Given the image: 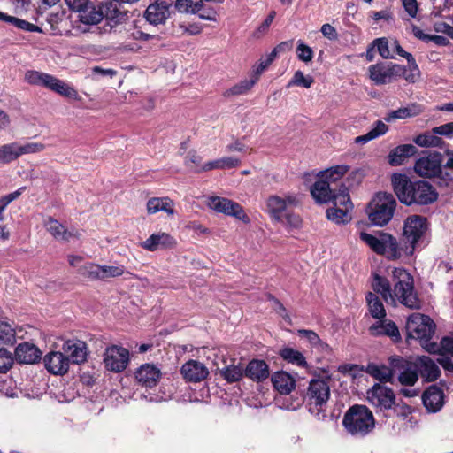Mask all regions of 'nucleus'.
Returning a JSON list of instances; mask_svg holds the SVG:
<instances>
[{"label": "nucleus", "instance_id": "f257e3e1", "mask_svg": "<svg viewBox=\"0 0 453 453\" xmlns=\"http://www.w3.org/2000/svg\"><path fill=\"white\" fill-rule=\"evenodd\" d=\"M372 288L380 294L387 303L395 305L397 302L410 309H419L420 300L414 291L412 276L403 268H394L391 282L377 273L372 274Z\"/></svg>", "mask_w": 453, "mask_h": 453}, {"label": "nucleus", "instance_id": "f03ea898", "mask_svg": "<svg viewBox=\"0 0 453 453\" xmlns=\"http://www.w3.org/2000/svg\"><path fill=\"white\" fill-rule=\"evenodd\" d=\"M392 186L401 203L426 205L434 203L438 197L434 188L425 180L411 181L407 175L394 173Z\"/></svg>", "mask_w": 453, "mask_h": 453}, {"label": "nucleus", "instance_id": "7ed1b4c3", "mask_svg": "<svg viewBox=\"0 0 453 453\" xmlns=\"http://www.w3.org/2000/svg\"><path fill=\"white\" fill-rule=\"evenodd\" d=\"M427 231L426 219L419 215L408 217L403 224V235L399 244L402 255L411 256L423 243Z\"/></svg>", "mask_w": 453, "mask_h": 453}, {"label": "nucleus", "instance_id": "20e7f679", "mask_svg": "<svg viewBox=\"0 0 453 453\" xmlns=\"http://www.w3.org/2000/svg\"><path fill=\"white\" fill-rule=\"evenodd\" d=\"M25 81L30 85L42 86L66 99L81 100L74 87L52 74L29 70L25 73Z\"/></svg>", "mask_w": 453, "mask_h": 453}, {"label": "nucleus", "instance_id": "39448f33", "mask_svg": "<svg viewBox=\"0 0 453 453\" xmlns=\"http://www.w3.org/2000/svg\"><path fill=\"white\" fill-rule=\"evenodd\" d=\"M370 79L376 85L391 83L399 78H403L410 83H414L419 76L408 70L405 65L395 64L392 62H379L372 65L368 68Z\"/></svg>", "mask_w": 453, "mask_h": 453}, {"label": "nucleus", "instance_id": "423d86ee", "mask_svg": "<svg viewBox=\"0 0 453 453\" xmlns=\"http://www.w3.org/2000/svg\"><path fill=\"white\" fill-rule=\"evenodd\" d=\"M330 397L328 379H312L305 395L308 410L318 419L324 418L326 414V405Z\"/></svg>", "mask_w": 453, "mask_h": 453}, {"label": "nucleus", "instance_id": "0eeeda50", "mask_svg": "<svg viewBox=\"0 0 453 453\" xmlns=\"http://www.w3.org/2000/svg\"><path fill=\"white\" fill-rule=\"evenodd\" d=\"M342 424L352 435L364 436L373 429L375 421L366 406L354 405L345 413Z\"/></svg>", "mask_w": 453, "mask_h": 453}, {"label": "nucleus", "instance_id": "6e6552de", "mask_svg": "<svg viewBox=\"0 0 453 453\" xmlns=\"http://www.w3.org/2000/svg\"><path fill=\"white\" fill-rule=\"evenodd\" d=\"M396 201L392 194L379 192L369 203L368 216L373 225L385 226L393 218Z\"/></svg>", "mask_w": 453, "mask_h": 453}, {"label": "nucleus", "instance_id": "1a4fd4ad", "mask_svg": "<svg viewBox=\"0 0 453 453\" xmlns=\"http://www.w3.org/2000/svg\"><path fill=\"white\" fill-rule=\"evenodd\" d=\"M360 239L374 252L384 255L389 259L401 257L398 242L389 234L379 232L377 234L373 235L361 232Z\"/></svg>", "mask_w": 453, "mask_h": 453}, {"label": "nucleus", "instance_id": "9d476101", "mask_svg": "<svg viewBox=\"0 0 453 453\" xmlns=\"http://www.w3.org/2000/svg\"><path fill=\"white\" fill-rule=\"evenodd\" d=\"M435 324L426 315L420 313H412L407 319L406 331L408 337L417 339L425 349L426 343H430V340L434 334Z\"/></svg>", "mask_w": 453, "mask_h": 453}, {"label": "nucleus", "instance_id": "9b49d317", "mask_svg": "<svg viewBox=\"0 0 453 453\" xmlns=\"http://www.w3.org/2000/svg\"><path fill=\"white\" fill-rule=\"evenodd\" d=\"M389 365L393 367L394 376L403 386H414L418 380V373L415 362L396 356L389 358Z\"/></svg>", "mask_w": 453, "mask_h": 453}, {"label": "nucleus", "instance_id": "f8f14e48", "mask_svg": "<svg viewBox=\"0 0 453 453\" xmlns=\"http://www.w3.org/2000/svg\"><path fill=\"white\" fill-rule=\"evenodd\" d=\"M129 363V351L120 346L107 347L104 354V364L107 370L114 372L124 371Z\"/></svg>", "mask_w": 453, "mask_h": 453}, {"label": "nucleus", "instance_id": "ddd939ff", "mask_svg": "<svg viewBox=\"0 0 453 453\" xmlns=\"http://www.w3.org/2000/svg\"><path fill=\"white\" fill-rule=\"evenodd\" d=\"M298 199L294 194H287L283 196H270L266 200V209L270 215L277 222H283V214L289 207L296 206Z\"/></svg>", "mask_w": 453, "mask_h": 453}, {"label": "nucleus", "instance_id": "4468645a", "mask_svg": "<svg viewBox=\"0 0 453 453\" xmlns=\"http://www.w3.org/2000/svg\"><path fill=\"white\" fill-rule=\"evenodd\" d=\"M442 155L439 152L428 153L416 161L414 170L422 177L432 178L443 173Z\"/></svg>", "mask_w": 453, "mask_h": 453}, {"label": "nucleus", "instance_id": "2eb2a0df", "mask_svg": "<svg viewBox=\"0 0 453 453\" xmlns=\"http://www.w3.org/2000/svg\"><path fill=\"white\" fill-rule=\"evenodd\" d=\"M69 9L79 12L81 22L96 25L103 19L102 13L96 12V6L89 0H65Z\"/></svg>", "mask_w": 453, "mask_h": 453}, {"label": "nucleus", "instance_id": "dca6fc26", "mask_svg": "<svg viewBox=\"0 0 453 453\" xmlns=\"http://www.w3.org/2000/svg\"><path fill=\"white\" fill-rule=\"evenodd\" d=\"M367 400L375 408L380 409V411H385L393 407L395 395L390 388L375 384L367 391Z\"/></svg>", "mask_w": 453, "mask_h": 453}, {"label": "nucleus", "instance_id": "f3484780", "mask_svg": "<svg viewBox=\"0 0 453 453\" xmlns=\"http://www.w3.org/2000/svg\"><path fill=\"white\" fill-rule=\"evenodd\" d=\"M208 205L211 209L216 211L217 212L235 217L236 219L244 222L249 220L248 216L245 214L242 207L239 203L227 198L211 196L209 199Z\"/></svg>", "mask_w": 453, "mask_h": 453}, {"label": "nucleus", "instance_id": "a211bd4d", "mask_svg": "<svg viewBox=\"0 0 453 453\" xmlns=\"http://www.w3.org/2000/svg\"><path fill=\"white\" fill-rule=\"evenodd\" d=\"M46 370L54 375H64L69 370L70 359L60 351H50L43 357Z\"/></svg>", "mask_w": 453, "mask_h": 453}, {"label": "nucleus", "instance_id": "6ab92c4d", "mask_svg": "<svg viewBox=\"0 0 453 453\" xmlns=\"http://www.w3.org/2000/svg\"><path fill=\"white\" fill-rule=\"evenodd\" d=\"M170 5L165 1L155 0L147 7L144 12L146 20L151 25L164 24L170 16Z\"/></svg>", "mask_w": 453, "mask_h": 453}, {"label": "nucleus", "instance_id": "aec40b11", "mask_svg": "<svg viewBox=\"0 0 453 453\" xmlns=\"http://www.w3.org/2000/svg\"><path fill=\"white\" fill-rule=\"evenodd\" d=\"M422 402L428 412H438L445 403L443 390L436 385L428 387L422 395Z\"/></svg>", "mask_w": 453, "mask_h": 453}, {"label": "nucleus", "instance_id": "412c9836", "mask_svg": "<svg viewBox=\"0 0 453 453\" xmlns=\"http://www.w3.org/2000/svg\"><path fill=\"white\" fill-rule=\"evenodd\" d=\"M161 375L160 369L153 364H143L135 372L137 382L145 388L157 386Z\"/></svg>", "mask_w": 453, "mask_h": 453}, {"label": "nucleus", "instance_id": "4be33fe9", "mask_svg": "<svg viewBox=\"0 0 453 453\" xmlns=\"http://www.w3.org/2000/svg\"><path fill=\"white\" fill-rule=\"evenodd\" d=\"M122 3L119 0H108L96 8V12H100L103 19L120 23L127 18V12L121 10Z\"/></svg>", "mask_w": 453, "mask_h": 453}, {"label": "nucleus", "instance_id": "5701e85b", "mask_svg": "<svg viewBox=\"0 0 453 453\" xmlns=\"http://www.w3.org/2000/svg\"><path fill=\"white\" fill-rule=\"evenodd\" d=\"M415 365L418 373L426 381H435L441 375V370L436 363L427 356L418 357Z\"/></svg>", "mask_w": 453, "mask_h": 453}, {"label": "nucleus", "instance_id": "b1692460", "mask_svg": "<svg viewBox=\"0 0 453 453\" xmlns=\"http://www.w3.org/2000/svg\"><path fill=\"white\" fill-rule=\"evenodd\" d=\"M181 374L188 381L199 382L207 378L209 371L203 363L189 360L182 365Z\"/></svg>", "mask_w": 453, "mask_h": 453}, {"label": "nucleus", "instance_id": "393cba45", "mask_svg": "<svg viewBox=\"0 0 453 453\" xmlns=\"http://www.w3.org/2000/svg\"><path fill=\"white\" fill-rule=\"evenodd\" d=\"M15 358L21 364H35L41 360L42 352L35 345L23 342L16 347Z\"/></svg>", "mask_w": 453, "mask_h": 453}, {"label": "nucleus", "instance_id": "a878e982", "mask_svg": "<svg viewBox=\"0 0 453 453\" xmlns=\"http://www.w3.org/2000/svg\"><path fill=\"white\" fill-rule=\"evenodd\" d=\"M174 245V238L169 234L163 232L151 234L147 240L141 243V246L149 251H155L159 249L172 248Z\"/></svg>", "mask_w": 453, "mask_h": 453}, {"label": "nucleus", "instance_id": "bb28decb", "mask_svg": "<svg viewBox=\"0 0 453 453\" xmlns=\"http://www.w3.org/2000/svg\"><path fill=\"white\" fill-rule=\"evenodd\" d=\"M47 230L58 241L70 242L72 239L79 238L81 234L74 229L67 230L58 220L49 218L45 221Z\"/></svg>", "mask_w": 453, "mask_h": 453}, {"label": "nucleus", "instance_id": "cd10ccee", "mask_svg": "<svg viewBox=\"0 0 453 453\" xmlns=\"http://www.w3.org/2000/svg\"><path fill=\"white\" fill-rule=\"evenodd\" d=\"M62 349L69 355V359L74 364H81L87 358V346L84 342L69 340L64 342Z\"/></svg>", "mask_w": 453, "mask_h": 453}, {"label": "nucleus", "instance_id": "c85d7f7f", "mask_svg": "<svg viewBox=\"0 0 453 453\" xmlns=\"http://www.w3.org/2000/svg\"><path fill=\"white\" fill-rule=\"evenodd\" d=\"M245 376L253 381L262 382L269 377V367L264 360L253 359L244 369Z\"/></svg>", "mask_w": 453, "mask_h": 453}, {"label": "nucleus", "instance_id": "c756f323", "mask_svg": "<svg viewBox=\"0 0 453 453\" xmlns=\"http://www.w3.org/2000/svg\"><path fill=\"white\" fill-rule=\"evenodd\" d=\"M273 388L281 395H288L296 387L295 379L287 372H274L271 377Z\"/></svg>", "mask_w": 453, "mask_h": 453}, {"label": "nucleus", "instance_id": "7c9ffc66", "mask_svg": "<svg viewBox=\"0 0 453 453\" xmlns=\"http://www.w3.org/2000/svg\"><path fill=\"white\" fill-rule=\"evenodd\" d=\"M335 188L331 187L330 182L319 177L311 188L313 198L320 203H326L332 200Z\"/></svg>", "mask_w": 453, "mask_h": 453}, {"label": "nucleus", "instance_id": "2f4dec72", "mask_svg": "<svg viewBox=\"0 0 453 453\" xmlns=\"http://www.w3.org/2000/svg\"><path fill=\"white\" fill-rule=\"evenodd\" d=\"M372 335H387L392 339L393 342H397L401 340V335L396 325L390 320H383L372 325L369 328Z\"/></svg>", "mask_w": 453, "mask_h": 453}, {"label": "nucleus", "instance_id": "473e14b6", "mask_svg": "<svg viewBox=\"0 0 453 453\" xmlns=\"http://www.w3.org/2000/svg\"><path fill=\"white\" fill-rule=\"evenodd\" d=\"M416 152L417 149L414 145H399L390 151L388 155V163L391 165H400L407 157L413 156Z\"/></svg>", "mask_w": 453, "mask_h": 453}, {"label": "nucleus", "instance_id": "72a5a7b5", "mask_svg": "<svg viewBox=\"0 0 453 453\" xmlns=\"http://www.w3.org/2000/svg\"><path fill=\"white\" fill-rule=\"evenodd\" d=\"M173 204L169 197H152L147 202V211L150 214L165 211L168 215H173Z\"/></svg>", "mask_w": 453, "mask_h": 453}, {"label": "nucleus", "instance_id": "f704fd0d", "mask_svg": "<svg viewBox=\"0 0 453 453\" xmlns=\"http://www.w3.org/2000/svg\"><path fill=\"white\" fill-rule=\"evenodd\" d=\"M425 349L431 354L453 356V336L447 335L442 337L440 343H426Z\"/></svg>", "mask_w": 453, "mask_h": 453}, {"label": "nucleus", "instance_id": "c9c22d12", "mask_svg": "<svg viewBox=\"0 0 453 453\" xmlns=\"http://www.w3.org/2000/svg\"><path fill=\"white\" fill-rule=\"evenodd\" d=\"M367 373H369L374 379L381 382H391L393 383L394 372L393 367L386 365H378L375 364H369L366 368Z\"/></svg>", "mask_w": 453, "mask_h": 453}, {"label": "nucleus", "instance_id": "e433bc0d", "mask_svg": "<svg viewBox=\"0 0 453 453\" xmlns=\"http://www.w3.org/2000/svg\"><path fill=\"white\" fill-rule=\"evenodd\" d=\"M240 160L233 157H225L216 160L209 161L204 164L197 172H207L213 169H230L237 167Z\"/></svg>", "mask_w": 453, "mask_h": 453}, {"label": "nucleus", "instance_id": "4c0bfd02", "mask_svg": "<svg viewBox=\"0 0 453 453\" xmlns=\"http://www.w3.org/2000/svg\"><path fill=\"white\" fill-rule=\"evenodd\" d=\"M439 134L434 131V128L431 132H425L419 135H418L414 139V142L420 147H438L441 148L444 144V141L439 137Z\"/></svg>", "mask_w": 453, "mask_h": 453}, {"label": "nucleus", "instance_id": "58836bf2", "mask_svg": "<svg viewBox=\"0 0 453 453\" xmlns=\"http://www.w3.org/2000/svg\"><path fill=\"white\" fill-rule=\"evenodd\" d=\"M279 355L288 363L297 365L299 367L307 366V362L304 356L297 349L290 347H284L280 350Z\"/></svg>", "mask_w": 453, "mask_h": 453}, {"label": "nucleus", "instance_id": "ea45409f", "mask_svg": "<svg viewBox=\"0 0 453 453\" xmlns=\"http://www.w3.org/2000/svg\"><path fill=\"white\" fill-rule=\"evenodd\" d=\"M0 20L6 22V23H10V24L13 25L14 27H16L21 30H24V31L42 32V29L38 26H36L33 23H30L25 19H21L14 17V16L8 15L7 13H4L1 11H0Z\"/></svg>", "mask_w": 453, "mask_h": 453}, {"label": "nucleus", "instance_id": "a19ab883", "mask_svg": "<svg viewBox=\"0 0 453 453\" xmlns=\"http://www.w3.org/2000/svg\"><path fill=\"white\" fill-rule=\"evenodd\" d=\"M388 131V126L381 120L375 122V126L365 134L357 136L354 139L357 144H365L366 142L383 135Z\"/></svg>", "mask_w": 453, "mask_h": 453}, {"label": "nucleus", "instance_id": "79ce46f5", "mask_svg": "<svg viewBox=\"0 0 453 453\" xmlns=\"http://www.w3.org/2000/svg\"><path fill=\"white\" fill-rule=\"evenodd\" d=\"M19 157V142H11L0 146V164H9Z\"/></svg>", "mask_w": 453, "mask_h": 453}, {"label": "nucleus", "instance_id": "37998d69", "mask_svg": "<svg viewBox=\"0 0 453 453\" xmlns=\"http://www.w3.org/2000/svg\"><path fill=\"white\" fill-rule=\"evenodd\" d=\"M366 302L369 306L371 315L376 319H383L386 316L384 305L379 296L374 293L369 292L366 295Z\"/></svg>", "mask_w": 453, "mask_h": 453}, {"label": "nucleus", "instance_id": "c03bdc74", "mask_svg": "<svg viewBox=\"0 0 453 453\" xmlns=\"http://www.w3.org/2000/svg\"><path fill=\"white\" fill-rule=\"evenodd\" d=\"M257 82V79H245L241 81L239 83L234 85L229 89H226L223 96L224 97H231L234 96H241L247 94L251 88Z\"/></svg>", "mask_w": 453, "mask_h": 453}, {"label": "nucleus", "instance_id": "a18cd8bd", "mask_svg": "<svg viewBox=\"0 0 453 453\" xmlns=\"http://www.w3.org/2000/svg\"><path fill=\"white\" fill-rule=\"evenodd\" d=\"M220 373L221 376L230 383L240 380L243 375H245L244 368L241 363L226 365L220 371Z\"/></svg>", "mask_w": 453, "mask_h": 453}, {"label": "nucleus", "instance_id": "49530a36", "mask_svg": "<svg viewBox=\"0 0 453 453\" xmlns=\"http://www.w3.org/2000/svg\"><path fill=\"white\" fill-rule=\"evenodd\" d=\"M331 201L334 202V207L347 208L350 211L353 208L348 188L344 185H342L338 190L335 189Z\"/></svg>", "mask_w": 453, "mask_h": 453}, {"label": "nucleus", "instance_id": "de8ad7c7", "mask_svg": "<svg viewBox=\"0 0 453 453\" xmlns=\"http://www.w3.org/2000/svg\"><path fill=\"white\" fill-rule=\"evenodd\" d=\"M349 169V167L347 165H339L332 166V167L321 172L319 176H320V178H323L324 180L330 182V184H332V183H335L345 173H347Z\"/></svg>", "mask_w": 453, "mask_h": 453}, {"label": "nucleus", "instance_id": "09e8293b", "mask_svg": "<svg viewBox=\"0 0 453 453\" xmlns=\"http://www.w3.org/2000/svg\"><path fill=\"white\" fill-rule=\"evenodd\" d=\"M350 210L347 208L332 207L326 210V217L336 224H345L350 221Z\"/></svg>", "mask_w": 453, "mask_h": 453}, {"label": "nucleus", "instance_id": "8fccbe9b", "mask_svg": "<svg viewBox=\"0 0 453 453\" xmlns=\"http://www.w3.org/2000/svg\"><path fill=\"white\" fill-rule=\"evenodd\" d=\"M101 280H106L110 278H117L124 275L126 268L123 265L115 263L114 265H101Z\"/></svg>", "mask_w": 453, "mask_h": 453}, {"label": "nucleus", "instance_id": "3c124183", "mask_svg": "<svg viewBox=\"0 0 453 453\" xmlns=\"http://www.w3.org/2000/svg\"><path fill=\"white\" fill-rule=\"evenodd\" d=\"M393 47H394V50L395 51V53L397 55L404 58L407 60V63H408L407 69L411 71L412 73H415L418 75H420L418 65L416 63L414 57L411 53L405 51L403 49V47L400 45V43L397 40H395L393 42Z\"/></svg>", "mask_w": 453, "mask_h": 453}, {"label": "nucleus", "instance_id": "603ef678", "mask_svg": "<svg viewBox=\"0 0 453 453\" xmlns=\"http://www.w3.org/2000/svg\"><path fill=\"white\" fill-rule=\"evenodd\" d=\"M101 265L95 263H86L81 265L78 272L79 273L92 280H101Z\"/></svg>", "mask_w": 453, "mask_h": 453}, {"label": "nucleus", "instance_id": "864d4df0", "mask_svg": "<svg viewBox=\"0 0 453 453\" xmlns=\"http://www.w3.org/2000/svg\"><path fill=\"white\" fill-rule=\"evenodd\" d=\"M191 13L198 14V17L204 20L217 19L218 12L211 5L206 4L204 2L199 3L196 9L191 10Z\"/></svg>", "mask_w": 453, "mask_h": 453}, {"label": "nucleus", "instance_id": "5fc2aeb1", "mask_svg": "<svg viewBox=\"0 0 453 453\" xmlns=\"http://www.w3.org/2000/svg\"><path fill=\"white\" fill-rule=\"evenodd\" d=\"M0 342L3 344L12 345L16 342V333L7 322H0Z\"/></svg>", "mask_w": 453, "mask_h": 453}, {"label": "nucleus", "instance_id": "6e6d98bb", "mask_svg": "<svg viewBox=\"0 0 453 453\" xmlns=\"http://www.w3.org/2000/svg\"><path fill=\"white\" fill-rule=\"evenodd\" d=\"M314 82V80L311 76H304L303 73L300 70L296 71L294 73L293 78L290 80V81L288 84V87L291 86H299L303 87L305 88H309L311 87L312 83Z\"/></svg>", "mask_w": 453, "mask_h": 453}, {"label": "nucleus", "instance_id": "4d7b16f0", "mask_svg": "<svg viewBox=\"0 0 453 453\" xmlns=\"http://www.w3.org/2000/svg\"><path fill=\"white\" fill-rule=\"evenodd\" d=\"M372 47L377 49L378 53L381 58H395L394 56L390 54L388 40L386 37H380L374 39L372 42Z\"/></svg>", "mask_w": 453, "mask_h": 453}, {"label": "nucleus", "instance_id": "13d9d810", "mask_svg": "<svg viewBox=\"0 0 453 453\" xmlns=\"http://www.w3.org/2000/svg\"><path fill=\"white\" fill-rule=\"evenodd\" d=\"M25 188V187H22L12 193L7 194L0 197V221L4 219L3 212L8 206V204H10L12 201L16 200L22 194Z\"/></svg>", "mask_w": 453, "mask_h": 453}, {"label": "nucleus", "instance_id": "bf43d9fd", "mask_svg": "<svg viewBox=\"0 0 453 453\" xmlns=\"http://www.w3.org/2000/svg\"><path fill=\"white\" fill-rule=\"evenodd\" d=\"M13 364L12 354L5 349H0V373H5Z\"/></svg>", "mask_w": 453, "mask_h": 453}, {"label": "nucleus", "instance_id": "052dcab7", "mask_svg": "<svg viewBox=\"0 0 453 453\" xmlns=\"http://www.w3.org/2000/svg\"><path fill=\"white\" fill-rule=\"evenodd\" d=\"M296 54L299 60L306 63L311 61L313 58L312 49L301 41L298 42Z\"/></svg>", "mask_w": 453, "mask_h": 453}, {"label": "nucleus", "instance_id": "680f3d73", "mask_svg": "<svg viewBox=\"0 0 453 453\" xmlns=\"http://www.w3.org/2000/svg\"><path fill=\"white\" fill-rule=\"evenodd\" d=\"M393 411L396 417L405 420H411L412 408L405 403H397L393 405Z\"/></svg>", "mask_w": 453, "mask_h": 453}, {"label": "nucleus", "instance_id": "e2e57ef3", "mask_svg": "<svg viewBox=\"0 0 453 453\" xmlns=\"http://www.w3.org/2000/svg\"><path fill=\"white\" fill-rule=\"evenodd\" d=\"M44 149L45 145L41 142H27L25 144H19L20 156L38 153L42 151Z\"/></svg>", "mask_w": 453, "mask_h": 453}, {"label": "nucleus", "instance_id": "0e129e2a", "mask_svg": "<svg viewBox=\"0 0 453 453\" xmlns=\"http://www.w3.org/2000/svg\"><path fill=\"white\" fill-rule=\"evenodd\" d=\"M202 157L196 151H189L185 157V165L195 168V171L197 172V169H200L203 165H202Z\"/></svg>", "mask_w": 453, "mask_h": 453}, {"label": "nucleus", "instance_id": "69168bd1", "mask_svg": "<svg viewBox=\"0 0 453 453\" xmlns=\"http://www.w3.org/2000/svg\"><path fill=\"white\" fill-rule=\"evenodd\" d=\"M201 0H176L175 8L180 12H191V10L196 9Z\"/></svg>", "mask_w": 453, "mask_h": 453}, {"label": "nucleus", "instance_id": "338daca9", "mask_svg": "<svg viewBox=\"0 0 453 453\" xmlns=\"http://www.w3.org/2000/svg\"><path fill=\"white\" fill-rule=\"evenodd\" d=\"M281 223L286 224L293 228H298L301 226L302 219L297 214L291 213L287 211L283 214V222Z\"/></svg>", "mask_w": 453, "mask_h": 453}, {"label": "nucleus", "instance_id": "774afa93", "mask_svg": "<svg viewBox=\"0 0 453 453\" xmlns=\"http://www.w3.org/2000/svg\"><path fill=\"white\" fill-rule=\"evenodd\" d=\"M297 334L307 339V341L312 345V346H318L320 344H323L319 335L312 330H306V329H300L297 331Z\"/></svg>", "mask_w": 453, "mask_h": 453}]
</instances>
